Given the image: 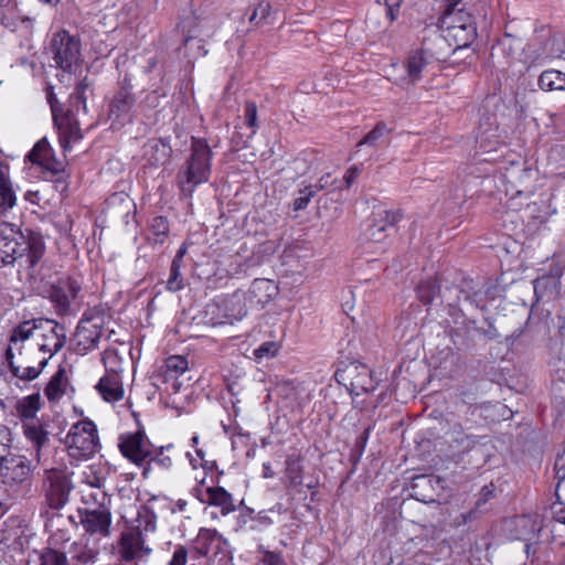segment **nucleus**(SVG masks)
I'll use <instances>...</instances> for the list:
<instances>
[{
  "label": "nucleus",
  "instance_id": "f257e3e1",
  "mask_svg": "<svg viewBox=\"0 0 565 565\" xmlns=\"http://www.w3.org/2000/svg\"><path fill=\"white\" fill-rule=\"evenodd\" d=\"M32 288L52 303L58 317L72 316L81 300L82 279L78 276H62L53 279L49 266L41 265L30 274Z\"/></svg>",
  "mask_w": 565,
  "mask_h": 565
},
{
  "label": "nucleus",
  "instance_id": "f03ea898",
  "mask_svg": "<svg viewBox=\"0 0 565 565\" xmlns=\"http://www.w3.org/2000/svg\"><path fill=\"white\" fill-rule=\"evenodd\" d=\"M26 232V235L18 232L9 223L0 224V263L10 265L18 258L26 256L30 275L39 268L38 264L44 255L45 245L40 233L31 230Z\"/></svg>",
  "mask_w": 565,
  "mask_h": 565
},
{
  "label": "nucleus",
  "instance_id": "7ed1b4c3",
  "mask_svg": "<svg viewBox=\"0 0 565 565\" xmlns=\"http://www.w3.org/2000/svg\"><path fill=\"white\" fill-rule=\"evenodd\" d=\"M213 151L204 138H191L190 154L179 168L177 185L183 198H191L196 186L209 181Z\"/></svg>",
  "mask_w": 565,
  "mask_h": 565
},
{
  "label": "nucleus",
  "instance_id": "20e7f679",
  "mask_svg": "<svg viewBox=\"0 0 565 565\" xmlns=\"http://www.w3.org/2000/svg\"><path fill=\"white\" fill-rule=\"evenodd\" d=\"M439 28L440 41L454 50L469 46L477 36L473 18L462 8H446Z\"/></svg>",
  "mask_w": 565,
  "mask_h": 565
},
{
  "label": "nucleus",
  "instance_id": "39448f33",
  "mask_svg": "<svg viewBox=\"0 0 565 565\" xmlns=\"http://www.w3.org/2000/svg\"><path fill=\"white\" fill-rule=\"evenodd\" d=\"M2 484L12 498L24 497L32 487L33 470L31 461L24 457L8 454L0 469Z\"/></svg>",
  "mask_w": 565,
  "mask_h": 565
},
{
  "label": "nucleus",
  "instance_id": "423d86ee",
  "mask_svg": "<svg viewBox=\"0 0 565 565\" xmlns=\"http://www.w3.org/2000/svg\"><path fill=\"white\" fill-rule=\"evenodd\" d=\"M71 457L87 459L99 448L97 428L92 420H82L72 426L65 438Z\"/></svg>",
  "mask_w": 565,
  "mask_h": 565
},
{
  "label": "nucleus",
  "instance_id": "0eeeda50",
  "mask_svg": "<svg viewBox=\"0 0 565 565\" xmlns=\"http://www.w3.org/2000/svg\"><path fill=\"white\" fill-rule=\"evenodd\" d=\"M443 302L450 310H458L463 316L462 306L483 310L484 295L473 279H462L458 285L446 286L443 292Z\"/></svg>",
  "mask_w": 565,
  "mask_h": 565
},
{
  "label": "nucleus",
  "instance_id": "6e6552de",
  "mask_svg": "<svg viewBox=\"0 0 565 565\" xmlns=\"http://www.w3.org/2000/svg\"><path fill=\"white\" fill-rule=\"evenodd\" d=\"M135 103L131 85L125 79L122 86L109 99L107 106V120L110 122L111 129L119 130L132 121Z\"/></svg>",
  "mask_w": 565,
  "mask_h": 565
},
{
  "label": "nucleus",
  "instance_id": "1a4fd4ad",
  "mask_svg": "<svg viewBox=\"0 0 565 565\" xmlns=\"http://www.w3.org/2000/svg\"><path fill=\"white\" fill-rule=\"evenodd\" d=\"M26 159L33 164L40 166L44 173L56 175V182L62 184V191L68 188L64 163L56 159L54 150L46 138H42L33 146L32 150L26 154Z\"/></svg>",
  "mask_w": 565,
  "mask_h": 565
},
{
  "label": "nucleus",
  "instance_id": "9d476101",
  "mask_svg": "<svg viewBox=\"0 0 565 565\" xmlns=\"http://www.w3.org/2000/svg\"><path fill=\"white\" fill-rule=\"evenodd\" d=\"M51 47L56 65L65 72H71L72 66L81 58L79 40L65 30L54 34Z\"/></svg>",
  "mask_w": 565,
  "mask_h": 565
},
{
  "label": "nucleus",
  "instance_id": "9b49d317",
  "mask_svg": "<svg viewBox=\"0 0 565 565\" xmlns=\"http://www.w3.org/2000/svg\"><path fill=\"white\" fill-rule=\"evenodd\" d=\"M152 446L143 428L119 436L118 448L121 455L138 467H143Z\"/></svg>",
  "mask_w": 565,
  "mask_h": 565
},
{
  "label": "nucleus",
  "instance_id": "f8f14e48",
  "mask_svg": "<svg viewBox=\"0 0 565 565\" xmlns=\"http://www.w3.org/2000/svg\"><path fill=\"white\" fill-rule=\"evenodd\" d=\"M44 488L50 508L58 510L67 503L72 483L64 470L52 468L45 470Z\"/></svg>",
  "mask_w": 565,
  "mask_h": 565
},
{
  "label": "nucleus",
  "instance_id": "ddd939ff",
  "mask_svg": "<svg viewBox=\"0 0 565 565\" xmlns=\"http://www.w3.org/2000/svg\"><path fill=\"white\" fill-rule=\"evenodd\" d=\"M79 522L89 535L107 536L111 524V513L104 503L94 509H78Z\"/></svg>",
  "mask_w": 565,
  "mask_h": 565
},
{
  "label": "nucleus",
  "instance_id": "4468645a",
  "mask_svg": "<svg viewBox=\"0 0 565 565\" xmlns=\"http://www.w3.org/2000/svg\"><path fill=\"white\" fill-rule=\"evenodd\" d=\"M401 218L399 211L379 210L373 212L363 233L365 239L382 242L388 235L387 231L393 228Z\"/></svg>",
  "mask_w": 565,
  "mask_h": 565
},
{
  "label": "nucleus",
  "instance_id": "2eb2a0df",
  "mask_svg": "<svg viewBox=\"0 0 565 565\" xmlns=\"http://www.w3.org/2000/svg\"><path fill=\"white\" fill-rule=\"evenodd\" d=\"M230 543L216 530L201 529L195 539V550L202 556L225 554Z\"/></svg>",
  "mask_w": 565,
  "mask_h": 565
},
{
  "label": "nucleus",
  "instance_id": "dca6fc26",
  "mask_svg": "<svg viewBox=\"0 0 565 565\" xmlns=\"http://www.w3.org/2000/svg\"><path fill=\"white\" fill-rule=\"evenodd\" d=\"M43 323L50 326L46 333L41 334V341L38 342L39 351L49 353L46 358H52L57 353L66 342V329L64 324L54 320L44 319Z\"/></svg>",
  "mask_w": 565,
  "mask_h": 565
},
{
  "label": "nucleus",
  "instance_id": "f3484780",
  "mask_svg": "<svg viewBox=\"0 0 565 565\" xmlns=\"http://www.w3.org/2000/svg\"><path fill=\"white\" fill-rule=\"evenodd\" d=\"M53 120L58 128L61 145L65 150L71 142L82 139L78 116H73L72 110H65V113Z\"/></svg>",
  "mask_w": 565,
  "mask_h": 565
},
{
  "label": "nucleus",
  "instance_id": "a211bd4d",
  "mask_svg": "<svg viewBox=\"0 0 565 565\" xmlns=\"http://www.w3.org/2000/svg\"><path fill=\"white\" fill-rule=\"evenodd\" d=\"M446 438L452 458L461 457L469 452L478 443L477 436L467 434L460 425L448 431Z\"/></svg>",
  "mask_w": 565,
  "mask_h": 565
},
{
  "label": "nucleus",
  "instance_id": "6ab92c4d",
  "mask_svg": "<svg viewBox=\"0 0 565 565\" xmlns=\"http://www.w3.org/2000/svg\"><path fill=\"white\" fill-rule=\"evenodd\" d=\"M172 449V445L161 447L152 446L151 455L147 458L142 467V477L146 479L149 478L153 469L161 471L170 470L173 466V456L171 455Z\"/></svg>",
  "mask_w": 565,
  "mask_h": 565
},
{
  "label": "nucleus",
  "instance_id": "aec40b11",
  "mask_svg": "<svg viewBox=\"0 0 565 565\" xmlns=\"http://www.w3.org/2000/svg\"><path fill=\"white\" fill-rule=\"evenodd\" d=\"M150 548L143 545L140 532L124 533L120 539V558L130 562L148 555Z\"/></svg>",
  "mask_w": 565,
  "mask_h": 565
},
{
  "label": "nucleus",
  "instance_id": "412c9836",
  "mask_svg": "<svg viewBox=\"0 0 565 565\" xmlns=\"http://www.w3.org/2000/svg\"><path fill=\"white\" fill-rule=\"evenodd\" d=\"M93 81H90L87 76L82 78L75 86L73 93L68 98V106L66 110H72L73 116L87 115V97L88 94H93Z\"/></svg>",
  "mask_w": 565,
  "mask_h": 565
},
{
  "label": "nucleus",
  "instance_id": "4be33fe9",
  "mask_svg": "<svg viewBox=\"0 0 565 565\" xmlns=\"http://www.w3.org/2000/svg\"><path fill=\"white\" fill-rule=\"evenodd\" d=\"M216 308L222 311V316L216 323H234L246 316L247 309L243 298L239 295H232L222 299Z\"/></svg>",
  "mask_w": 565,
  "mask_h": 565
},
{
  "label": "nucleus",
  "instance_id": "5701e85b",
  "mask_svg": "<svg viewBox=\"0 0 565 565\" xmlns=\"http://www.w3.org/2000/svg\"><path fill=\"white\" fill-rule=\"evenodd\" d=\"M107 211L116 217H120L125 223L129 222V216L135 212V203L125 192H115L106 201Z\"/></svg>",
  "mask_w": 565,
  "mask_h": 565
},
{
  "label": "nucleus",
  "instance_id": "b1692460",
  "mask_svg": "<svg viewBox=\"0 0 565 565\" xmlns=\"http://www.w3.org/2000/svg\"><path fill=\"white\" fill-rule=\"evenodd\" d=\"M145 157L151 166H163L172 154V148L164 139H151L145 145Z\"/></svg>",
  "mask_w": 565,
  "mask_h": 565
},
{
  "label": "nucleus",
  "instance_id": "393cba45",
  "mask_svg": "<svg viewBox=\"0 0 565 565\" xmlns=\"http://www.w3.org/2000/svg\"><path fill=\"white\" fill-rule=\"evenodd\" d=\"M103 328L78 323L76 327V351L85 353L97 348Z\"/></svg>",
  "mask_w": 565,
  "mask_h": 565
},
{
  "label": "nucleus",
  "instance_id": "a878e982",
  "mask_svg": "<svg viewBox=\"0 0 565 565\" xmlns=\"http://www.w3.org/2000/svg\"><path fill=\"white\" fill-rule=\"evenodd\" d=\"M203 503L221 508L223 515L235 511L233 497L222 487H209L205 490V498H199Z\"/></svg>",
  "mask_w": 565,
  "mask_h": 565
},
{
  "label": "nucleus",
  "instance_id": "bb28decb",
  "mask_svg": "<svg viewBox=\"0 0 565 565\" xmlns=\"http://www.w3.org/2000/svg\"><path fill=\"white\" fill-rule=\"evenodd\" d=\"M15 415L22 422V426L33 420H39L36 414L41 408V397L39 393L20 398L15 403Z\"/></svg>",
  "mask_w": 565,
  "mask_h": 565
},
{
  "label": "nucleus",
  "instance_id": "cd10ccee",
  "mask_svg": "<svg viewBox=\"0 0 565 565\" xmlns=\"http://www.w3.org/2000/svg\"><path fill=\"white\" fill-rule=\"evenodd\" d=\"M444 289L445 287H443V285L436 278L424 280L417 286V299L425 306H429L433 303L444 305Z\"/></svg>",
  "mask_w": 565,
  "mask_h": 565
},
{
  "label": "nucleus",
  "instance_id": "c85d7f7f",
  "mask_svg": "<svg viewBox=\"0 0 565 565\" xmlns=\"http://www.w3.org/2000/svg\"><path fill=\"white\" fill-rule=\"evenodd\" d=\"M97 391L107 402H117L122 398L124 388L116 373L106 374L96 385Z\"/></svg>",
  "mask_w": 565,
  "mask_h": 565
},
{
  "label": "nucleus",
  "instance_id": "c756f323",
  "mask_svg": "<svg viewBox=\"0 0 565 565\" xmlns=\"http://www.w3.org/2000/svg\"><path fill=\"white\" fill-rule=\"evenodd\" d=\"M429 57L427 50L419 49L413 51L406 61L407 74L413 83L417 82L422 77L423 70L429 64Z\"/></svg>",
  "mask_w": 565,
  "mask_h": 565
},
{
  "label": "nucleus",
  "instance_id": "7c9ffc66",
  "mask_svg": "<svg viewBox=\"0 0 565 565\" xmlns=\"http://www.w3.org/2000/svg\"><path fill=\"white\" fill-rule=\"evenodd\" d=\"M22 427L25 437L33 444L36 455L40 456L41 448L49 443V433L44 425L39 419L24 424Z\"/></svg>",
  "mask_w": 565,
  "mask_h": 565
},
{
  "label": "nucleus",
  "instance_id": "2f4dec72",
  "mask_svg": "<svg viewBox=\"0 0 565 565\" xmlns=\"http://www.w3.org/2000/svg\"><path fill=\"white\" fill-rule=\"evenodd\" d=\"M66 382L65 367L60 365L58 370L54 373L44 388V394L47 399L51 402L60 399L65 393Z\"/></svg>",
  "mask_w": 565,
  "mask_h": 565
},
{
  "label": "nucleus",
  "instance_id": "473e14b6",
  "mask_svg": "<svg viewBox=\"0 0 565 565\" xmlns=\"http://www.w3.org/2000/svg\"><path fill=\"white\" fill-rule=\"evenodd\" d=\"M8 164L0 160V209L8 210L15 204V194L8 178Z\"/></svg>",
  "mask_w": 565,
  "mask_h": 565
},
{
  "label": "nucleus",
  "instance_id": "72a5a7b5",
  "mask_svg": "<svg viewBox=\"0 0 565 565\" xmlns=\"http://www.w3.org/2000/svg\"><path fill=\"white\" fill-rule=\"evenodd\" d=\"M492 493H493V491H492L491 487H489V486L482 487V489L480 491V497L476 502L475 509L456 516L455 524L457 526H460V525L467 524L468 522H471V521L478 519L482 512L480 510V508L489 500V498L492 497Z\"/></svg>",
  "mask_w": 565,
  "mask_h": 565
},
{
  "label": "nucleus",
  "instance_id": "f704fd0d",
  "mask_svg": "<svg viewBox=\"0 0 565 565\" xmlns=\"http://www.w3.org/2000/svg\"><path fill=\"white\" fill-rule=\"evenodd\" d=\"M539 86L546 92L564 89L565 74L556 70L544 71L539 77Z\"/></svg>",
  "mask_w": 565,
  "mask_h": 565
},
{
  "label": "nucleus",
  "instance_id": "c9c22d12",
  "mask_svg": "<svg viewBox=\"0 0 565 565\" xmlns=\"http://www.w3.org/2000/svg\"><path fill=\"white\" fill-rule=\"evenodd\" d=\"M412 488L416 492V494H420V491L427 490L428 488H430L433 490L441 489L443 480L439 477L434 476V475L416 476L413 479ZM422 495H423V499H422L423 501H425L426 499L431 500V497H429V495H426L424 493H422Z\"/></svg>",
  "mask_w": 565,
  "mask_h": 565
},
{
  "label": "nucleus",
  "instance_id": "e433bc0d",
  "mask_svg": "<svg viewBox=\"0 0 565 565\" xmlns=\"http://www.w3.org/2000/svg\"><path fill=\"white\" fill-rule=\"evenodd\" d=\"M360 369L361 371L351 380L352 391L356 394L369 393L375 388L372 372L365 365H361Z\"/></svg>",
  "mask_w": 565,
  "mask_h": 565
},
{
  "label": "nucleus",
  "instance_id": "4c0bfd02",
  "mask_svg": "<svg viewBox=\"0 0 565 565\" xmlns=\"http://www.w3.org/2000/svg\"><path fill=\"white\" fill-rule=\"evenodd\" d=\"M49 360H50V358H43L39 362V366L38 367L29 366V365L28 366H22V365L11 364L10 372L17 379H20V380H23V381H32V380L36 379L41 374L43 369L46 366Z\"/></svg>",
  "mask_w": 565,
  "mask_h": 565
},
{
  "label": "nucleus",
  "instance_id": "58836bf2",
  "mask_svg": "<svg viewBox=\"0 0 565 565\" xmlns=\"http://www.w3.org/2000/svg\"><path fill=\"white\" fill-rule=\"evenodd\" d=\"M43 321L44 319L21 322L17 328L13 329V332L10 337V342L28 340L33 334L35 329L42 328Z\"/></svg>",
  "mask_w": 565,
  "mask_h": 565
},
{
  "label": "nucleus",
  "instance_id": "ea45409f",
  "mask_svg": "<svg viewBox=\"0 0 565 565\" xmlns=\"http://www.w3.org/2000/svg\"><path fill=\"white\" fill-rule=\"evenodd\" d=\"M286 475L290 487H298L302 484V467L299 459L292 457L287 458Z\"/></svg>",
  "mask_w": 565,
  "mask_h": 565
},
{
  "label": "nucleus",
  "instance_id": "a19ab883",
  "mask_svg": "<svg viewBox=\"0 0 565 565\" xmlns=\"http://www.w3.org/2000/svg\"><path fill=\"white\" fill-rule=\"evenodd\" d=\"M390 134V129L386 124L380 121L375 125V127L367 134L365 137L356 145V147H361L363 145L374 147L379 143V141Z\"/></svg>",
  "mask_w": 565,
  "mask_h": 565
},
{
  "label": "nucleus",
  "instance_id": "79ce46f5",
  "mask_svg": "<svg viewBox=\"0 0 565 565\" xmlns=\"http://www.w3.org/2000/svg\"><path fill=\"white\" fill-rule=\"evenodd\" d=\"M150 231L154 236V242L162 244L169 234V223L164 216H156L151 220Z\"/></svg>",
  "mask_w": 565,
  "mask_h": 565
},
{
  "label": "nucleus",
  "instance_id": "37998d69",
  "mask_svg": "<svg viewBox=\"0 0 565 565\" xmlns=\"http://www.w3.org/2000/svg\"><path fill=\"white\" fill-rule=\"evenodd\" d=\"M41 565H70L64 552L54 548H45L40 556Z\"/></svg>",
  "mask_w": 565,
  "mask_h": 565
},
{
  "label": "nucleus",
  "instance_id": "c03bdc74",
  "mask_svg": "<svg viewBox=\"0 0 565 565\" xmlns=\"http://www.w3.org/2000/svg\"><path fill=\"white\" fill-rule=\"evenodd\" d=\"M78 323H84L85 326H92L96 328H103L105 323L104 310L98 307L87 309L83 313V318L79 320Z\"/></svg>",
  "mask_w": 565,
  "mask_h": 565
},
{
  "label": "nucleus",
  "instance_id": "a18cd8bd",
  "mask_svg": "<svg viewBox=\"0 0 565 565\" xmlns=\"http://www.w3.org/2000/svg\"><path fill=\"white\" fill-rule=\"evenodd\" d=\"M180 268L181 265L171 263L170 276L167 281V289L169 291L175 292L183 288V279L180 274Z\"/></svg>",
  "mask_w": 565,
  "mask_h": 565
},
{
  "label": "nucleus",
  "instance_id": "49530a36",
  "mask_svg": "<svg viewBox=\"0 0 565 565\" xmlns=\"http://www.w3.org/2000/svg\"><path fill=\"white\" fill-rule=\"evenodd\" d=\"M316 194L313 185H308L299 191V196L294 200L292 206L295 211L305 210L311 198Z\"/></svg>",
  "mask_w": 565,
  "mask_h": 565
},
{
  "label": "nucleus",
  "instance_id": "de8ad7c7",
  "mask_svg": "<svg viewBox=\"0 0 565 565\" xmlns=\"http://www.w3.org/2000/svg\"><path fill=\"white\" fill-rule=\"evenodd\" d=\"M166 366L168 372L182 374L188 370V360L181 355H172L167 359Z\"/></svg>",
  "mask_w": 565,
  "mask_h": 565
},
{
  "label": "nucleus",
  "instance_id": "09e8293b",
  "mask_svg": "<svg viewBox=\"0 0 565 565\" xmlns=\"http://www.w3.org/2000/svg\"><path fill=\"white\" fill-rule=\"evenodd\" d=\"M244 119L246 125L253 129L252 135H254L257 128V105L255 102H246Z\"/></svg>",
  "mask_w": 565,
  "mask_h": 565
},
{
  "label": "nucleus",
  "instance_id": "8fccbe9b",
  "mask_svg": "<svg viewBox=\"0 0 565 565\" xmlns=\"http://www.w3.org/2000/svg\"><path fill=\"white\" fill-rule=\"evenodd\" d=\"M46 99L50 104L53 119L65 113L63 105L58 102L56 95L53 92V86H49L46 88Z\"/></svg>",
  "mask_w": 565,
  "mask_h": 565
},
{
  "label": "nucleus",
  "instance_id": "3c124183",
  "mask_svg": "<svg viewBox=\"0 0 565 565\" xmlns=\"http://www.w3.org/2000/svg\"><path fill=\"white\" fill-rule=\"evenodd\" d=\"M278 351V345L274 341L264 342L255 351L254 354L257 359L273 358Z\"/></svg>",
  "mask_w": 565,
  "mask_h": 565
},
{
  "label": "nucleus",
  "instance_id": "603ef678",
  "mask_svg": "<svg viewBox=\"0 0 565 565\" xmlns=\"http://www.w3.org/2000/svg\"><path fill=\"white\" fill-rule=\"evenodd\" d=\"M11 431L6 425H0V454H10Z\"/></svg>",
  "mask_w": 565,
  "mask_h": 565
},
{
  "label": "nucleus",
  "instance_id": "864d4df0",
  "mask_svg": "<svg viewBox=\"0 0 565 565\" xmlns=\"http://www.w3.org/2000/svg\"><path fill=\"white\" fill-rule=\"evenodd\" d=\"M188 550L183 545H178L173 552L169 565H186Z\"/></svg>",
  "mask_w": 565,
  "mask_h": 565
},
{
  "label": "nucleus",
  "instance_id": "5fc2aeb1",
  "mask_svg": "<svg viewBox=\"0 0 565 565\" xmlns=\"http://www.w3.org/2000/svg\"><path fill=\"white\" fill-rule=\"evenodd\" d=\"M263 565H287L280 553L266 551L263 556Z\"/></svg>",
  "mask_w": 565,
  "mask_h": 565
},
{
  "label": "nucleus",
  "instance_id": "6e6d98bb",
  "mask_svg": "<svg viewBox=\"0 0 565 565\" xmlns=\"http://www.w3.org/2000/svg\"><path fill=\"white\" fill-rule=\"evenodd\" d=\"M270 11V6L268 2H259L258 6L254 9L253 14L249 18L250 22H254L258 17L259 20H264Z\"/></svg>",
  "mask_w": 565,
  "mask_h": 565
},
{
  "label": "nucleus",
  "instance_id": "4d7b16f0",
  "mask_svg": "<svg viewBox=\"0 0 565 565\" xmlns=\"http://www.w3.org/2000/svg\"><path fill=\"white\" fill-rule=\"evenodd\" d=\"M386 7V15L391 22H393L398 13L401 7V0H384Z\"/></svg>",
  "mask_w": 565,
  "mask_h": 565
},
{
  "label": "nucleus",
  "instance_id": "13d9d810",
  "mask_svg": "<svg viewBox=\"0 0 565 565\" xmlns=\"http://www.w3.org/2000/svg\"><path fill=\"white\" fill-rule=\"evenodd\" d=\"M335 183H337V179H331V174L327 173L318 180L317 184L313 185V189L317 192L320 190L329 189L332 185H334Z\"/></svg>",
  "mask_w": 565,
  "mask_h": 565
},
{
  "label": "nucleus",
  "instance_id": "bf43d9fd",
  "mask_svg": "<svg viewBox=\"0 0 565 565\" xmlns=\"http://www.w3.org/2000/svg\"><path fill=\"white\" fill-rule=\"evenodd\" d=\"M475 332L489 340H493L499 337L498 330L492 324H489V329L475 328Z\"/></svg>",
  "mask_w": 565,
  "mask_h": 565
},
{
  "label": "nucleus",
  "instance_id": "052dcab7",
  "mask_svg": "<svg viewBox=\"0 0 565 565\" xmlns=\"http://www.w3.org/2000/svg\"><path fill=\"white\" fill-rule=\"evenodd\" d=\"M359 173H360V169L358 166H353L347 171V173L344 175V181H345L347 188H350L353 184V182L358 178Z\"/></svg>",
  "mask_w": 565,
  "mask_h": 565
},
{
  "label": "nucleus",
  "instance_id": "680f3d73",
  "mask_svg": "<svg viewBox=\"0 0 565 565\" xmlns=\"http://www.w3.org/2000/svg\"><path fill=\"white\" fill-rule=\"evenodd\" d=\"M161 95L158 94L157 90H153L151 93H149L147 96H146V99H145V104L147 106H149L150 108H156L159 106V99H160Z\"/></svg>",
  "mask_w": 565,
  "mask_h": 565
},
{
  "label": "nucleus",
  "instance_id": "e2e57ef3",
  "mask_svg": "<svg viewBox=\"0 0 565 565\" xmlns=\"http://www.w3.org/2000/svg\"><path fill=\"white\" fill-rule=\"evenodd\" d=\"M370 434V427L365 428L362 435L356 439L355 446L359 448L360 454L363 452Z\"/></svg>",
  "mask_w": 565,
  "mask_h": 565
},
{
  "label": "nucleus",
  "instance_id": "0e129e2a",
  "mask_svg": "<svg viewBox=\"0 0 565 565\" xmlns=\"http://www.w3.org/2000/svg\"><path fill=\"white\" fill-rule=\"evenodd\" d=\"M87 482H88L89 486L99 489V488L104 487L105 479L102 478V477H98L96 475H93V476H88L87 477Z\"/></svg>",
  "mask_w": 565,
  "mask_h": 565
},
{
  "label": "nucleus",
  "instance_id": "69168bd1",
  "mask_svg": "<svg viewBox=\"0 0 565 565\" xmlns=\"http://www.w3.org/2000/svg\"><path fill=\"white\" fill-rule=\"evenodd\" d=\"M185 253H186V246L183 244V245H181V246H180V248L178 249V252H177V254H175L174 258L172 259V263H173V264H175V263H177L178 265H181V263H182V258L184 257Z\"/></svg>",
  "mask_w": 565,
  "mask_h": 565
},
{
  "label": "nucleus",
  "instance_id": "338daca9",
  "mask_svg": "<svg viewBox=\"0 0 565 565\" xmlns=\"http://www.w3.org/2000/svg\"><path fill=\"white\" fill-rule=\"evenodd\" d=\"M554 519L555 521L565 524V508L561 507L557 510H554Z\"/></svg>",
  "mask_w": 565,
  "mask_h": 565
},
{
  "label": "nucleus",
  "instance_id": "774afa93",
  "mask_svg": "<svg viewBox=\"0 0 565 565\" xmlns=\"http://www.w3.org/2000/svg\"><path fill=\"white\" fill-rule=\"evenodd\" d=\"M523 330L521 328L516 329L511 335L507 337V342L513 343L521 334Z\"/></svg>",
  "mask_w": 565,
  "mask_h": 565
}]
</instances>
